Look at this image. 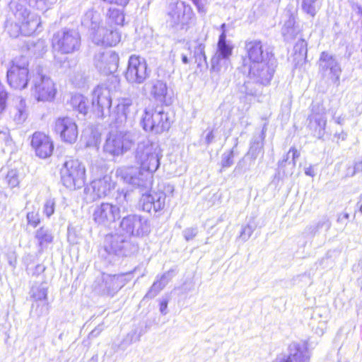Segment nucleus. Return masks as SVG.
<instances>
[{
  "instance_id": "f257e3e1",
  "label": "nucleus",
  "mask_w": 362,
  "mask_h": 362,
  "mask_svg": "<svg viewBox=\"0 0 362 362\" xmlns=\"http://www.w3.org/2000/svg\"><path fill=\"white\" fill-rule=\"evenodd\" d=\"M163 151L157 142L146 139L138 143L135 151V159L141 170L137 168L122 167L116 175L124 182L137 187H148L151 184L152 174L160 166Z\"/></svg>"
},
{
  "instance_id": "f03ea898",
  "label": "nucleus",
  "mask_w": 362,
  "mask_h": 362,
  "mask_svg": "<svg viewBox=\"0 0 362 362\" xmlns=\"http://www.w3.org/2000/svg\"><path fill=\"white\" fill-rule=\"evenodd\" d=\"M100 15L92 10L88 11L82 19V23L90 27L93 42L98 45L115 46L121 40V34L112 28L100 24Z\"/></svg>"
},
{
  "instance_id": "7ed1b4c3",
  "label": "nucleus",
  "mask_w": 362,
  "mask_h": 362,
  "mask_svg": "<svg viewBox=\"0 0 362 362\" xmlns=\"http://www.w3.org/2000/svg\"><path fill=\"white\" fill-rule=\"evenodd\" d=\"M226 24L221 25V33L217 43V49L211 59V71L222 73L230 66V57L233 46L230 40H226Z\"/></svg>"
},
{
  "instance_id": "20e7f679",
  "label": "nucleus",
  "mask_w": 362,
  "mask_h": 362,
  "mask_svg": "<svg viewBox=\"0 0 362 362\" xmlns=\"http://www.w3.org/2000/svg\"><path fill=\"white\" fill-rule=\"evenodd\" d=\"M134 135L127 131H111L103 146L105 153L119 156L129 151L134 144Z\"/></svg>"
},
{
  "instance_id": "39448f33",
  "label": "nucleus",
  "mask_w": 362,
  "mask_h": 362,
  "mask_svg": "<svg viewBox=\"0 0 362 362\" xmlns=\"http://www.w3.org/2000/svg\"><path fill=\"white\" fill-rule=\"evenodd\" d=\"M61 180L62 184L71 190L81 188L86 181L84 165L78 160H66L61 169Z\"/></svg>"
},
{
  "instance_id": "423d86ee",
  "label": "nucleus",
  "mask_w": 362,
  "mask_h": 362,
  "mask_svg": "<svg viewBox=\"0 0 362 362\" xmlns=\"http://www.w3.org/2000/svg\"><path fill=\"white\" fill-rule=\"evenodd\" d=\"M131 273L111 275L103 274L94 282L93 289L100 295L113 296L131 280Z\"/></svg>"
},
{
  "instance_id": "0eeeda50",
  "label": "nucleus",
  "mask_w": 362,
  "mask_h": 362,
  "mask_svg": "<svg viewBox=\"0 0 362 362\" xmlns=\"http://www.w3.org/2000/svg\"><path fill=\"white\" fill-rule=\"evenodd\" d=\"M26 81L33 83L32 90L37 100L50 101L54 99L56 94L54 84L49 77L42 74L40 68L35 74H28Z\"/></svg>"
},
{
  "instance_id": "6e6552de",
  "label": "nucleus",
  "mask_w": 362,
  "mask_h": 362,
  "mask_svg": "<svg viewBox=\"0 0 362 362\" xmlns=\"http://www.w3.org/2000/svg\"><path fill=\"white\" fill-rule=\"evenodd\" d=\"M141 124L146 132L161 134L170 127V121L166 112L162 109L148 107L145 109Z\"/></svg>"
},
{
  "instance_id": "1a4fd4ad",
  "label": "nucleus",
  "mask_w": 362,
  "mask_h": 362,
  "mask_svg": "<svg viewBox=\"0 0 362 362\" xmlns=\"http://www.w3.org/2000/svg\"><path fill=\"white\" fill-rule=\"evenodd\" d=\"M167 16L170 26L183 29L191 23L194 13L190 5L184 1H176L169 4Z\"/></svg>"
},
{
  "instance_id": "9d476101",
  "label": "nucleus",
  "mask_w": 362,
  "mask_h": 362,
  "mask_svg": "<svg viewBox=\"0 0 362 362\" xmlns=\"http://www.w3.org/2000/svg\"><path fill=\"white\" fill-rule=\"evenodd\" d=\"M52 46L55 51L62 54L73 53L81 46V36L76 30H62L54 35Z\"/></svg>"
},
{
  "instance_id": "9b49d317",
  "label": "nucleus",
  "mask_w": 362,
  "mask_h": 362,
  "mask_svg": "<svg viewBox=\"0 0 362 362\" xmlns=\"http://www.w3.org/2000/svg\"><path fill=\"white\" fill-rule=\"evenodd\" d=\"M104 248L110 255L129 256L137 251L138 246L129 241L127 236L115 233L105 236Z\"/></svg>"
},
{
  "instance_id": "f8f14e48",
  "label": "nucleus",
  "mask_w": 362,
  "mask_h": 362,
  "mask_svg": "<svg viewBox=\"0 0 362 362\" xmlns=\"http://www.w3.org/2000/svg\"><path fill=\"white\" fill-rule=\"evenodd\" d=\"M276 61L274 56H270L267 60L255 64H249L247 68L249 78L256 83L268 85L275 72Z\"/></svg>"
},
{
  "instance_id": "ddd939ff",
  "label": "nucleus",
  "mask_w": 362,
  "mask_h": 362,
  "mask_svg": "<svg viewBox=\"0 0 362 362\" xmlns=\"http://www.w3.org/2000/svg\"><path fill=\"white\" fill-rule=\"evenodd\" d=\"M120 228L129 236L143 237L150 233L151 225L145 217L133 214L122 219Z\"/></svg>"
},
{
  "instance_id": "4468645a",
  "label": "nucleus",
  "mask_w": 362,
  "mask_h": 362,
  "mask_svg": "<svg viewBox=\"0 0 362 362\" xmlns=\"http://www.w3.org/2000/svg\"><path fill=\"white\" fill-rule=\"evenodd\" d=\"M111 91L105 85L98 86L93 92L92 107L98 117L104 118L110 115Z\"/></svg>"
},
{
  "instance_id": "2eb2a0df",
  "label": "nucleus",
  "mask_w": 362,
  "mask_h": 362,
  "mask_svg": "<svg viewBox=\"0 0 362 362\" xmlns=\"http://www.w3.org/2000/svg\"><path fill=\"white\" fill-rule=\"evenodd\" d=\"M120 218V208L109 202H102L94 207L93 219L95 223L107 227Z\"/></svg>"
},
{
  "instance_id": "dca6fc26",
  "label": "nucleus",
  "mask_w": 362,
  "mask_h": 362,
  "mask_svg": "<svg viewBox=\"0 0 362 362\" xmlns=\"http://www.w3.org/2000/svg\"><path fill=\"white\" fill-rule=\"evenodd\" d=\"M318 64L319 73L322 78L334 83L339 81L341 70L339 64L332 54L322 52Z\"/></svg>"
},
{
  "instance_id": "f3484780",
  "label": "nucleus",
  "mask_w": 362,
  "mask_h": 362,
  "mask_svg": "<svg viewBox=\"0 0 362 362\" xmlns=\"http://www.w3.org/2000/svg\"><path fill=\"white\" fill-rule=\"evenodd\" d=\"M147 64L144 59L132 55L129 57L125 78L130 83L140 84L148 77Z\"/></svg>"
},
{
  "instance_id": "a211bd4d",
  "label": "nucleus",
  "mask_w": 362,
  "mask_h": 362,
  "mask_svg": "<svg viewBox=\"0 0 362 362\" xmlns=\"http://www.w3.org/2000/svg\"><path fill=\"white\" fill-rule=\"evenodd\" d=\"M93 65L104 74L115 72L119 65V56L112 50H103L97 52L93 58Z\"/></svg>"
},
{
  "instance_id": "6ab92c4d",
  "label": "nucleus",
  "mask_w": 362,
  "mask_h": 362,
  "mask_svg": "<svg viewBox=\"0 0 362 362\" xmlns=\"http://www.w3.org/2000/svg\"><path fill=\"white\" fill-rule=\"evenodd\" d=\"M308 121V127L313 135L318 139L322 138L327 124L326 110L322 104L317 103L313 105Z\"/></svg>"
},
{
  "instance_id": "aec40b11",
  "label": "nucleus",
  "mask_w": 362,
  "mask_h": 362,
  "mask_svg": "<svg viewBox=\"0 0 362 362\" xmlns=\"http://www.w3.org/2000/svg\"><path fill=\"white\" fill-rule=\"evenodd\" d=\"M54 131L64 142L68 144L75 143L78 138V131L76 122L69 117L57 118L54 122Z\"/></svg>"
},
{
  "instance_id": "412c9836",
  "label": "nucleus",
  "mask_w": 362,
  "mask_h": 362,
  "mask_svg": "<svg viewBox=\"0 0 362 362\" xmlns=\"http://www.w3.org/2000/svg\"><path fill=\"white\" fill-rule=\"evenodd\" d=\"M245 49L247 55L243 59V66L245 68L249 64L260 63L270 58V56H273L268 51H264L262 42L257 40L246 41Z\"/></svg>"
},
{
  "instance_id": "4be33fe9",
  "label": "nucleus",
  "mask_w": 362,
  "mask_h": 362,
  "mask_svg": "<svg viewBox=\"0 0 362 362\" xmlns=\"http://www.w3.org/2000/svg\"><path fill=\"white\" fill-rule=\"evenodd\" d=\"M115 187V183L113 182L112 177L106 175L103 177L93 180L89 186L85 188L84 191L86 194H90L91 199L93 201L105 197Z\"/></svg>"
},
{
  "instance_id": "5701e85b",
  "label": "nucleus",
  "mask_w": 362,
  "mask_h": 362,
  "mask_svg": "<svg viewBox=\"0 0 362 362\" xmlns=\"http://www.w3.org/2000/svg\"><path fill=\"white\" fill-rule=\"evenodd\" d=\"M30 144L37 156L41 158L49 157L53 152L54 145L49 136L42 132L33 134Z\"/></svg>"
},
{
  "instance_id": "b1692460",
  "label": "nucleus",
  "mask_w": 362,
  "mask_h": 362,
  "mask_svg": "<svg viewBox=\"0 0 362 362\" xmlns=\"http://www.w3.org/2000/svg\"><path fill=\"white\" fill-rule=\"evenodd\" d=\"M23 54L13 58L10 62L6 77L9 86L14 89H23Z\"/></svg>"
},
{
  "instance_id": "393cba45",
  "label": "nucleus",
  "mask_w": 362,
  "mask_h": 362,
  "mask_svg": "<svg viewBox=\"0 0 362 362\" xmlns=\"http://www.w3.org/2000/svg\"><path fill=\"white\" fill-rule=\"evenodd\" d=\"M166 195L163 192H151L142 194L140 204L142 209L146 212L153 210L155 212L163 209L165 205Z\"/></svg>"
},
{
  "instance_id": "a878e982",
  "label": "nucleus",
  "mask_w": 362,
  "mask_h": 362,
  "mask_svg": "<svg viewBox=\"0 0 362 362\" xmlns=\"http://www.w3.org/2000/svg\"><path fill=\"white\" fill-rule=\"evenodd\" d=\"M132 106V99L129 98L120 99L115 107V110L113 112H110L109 117L110 122H115L118 125L122 124L131 114Z\"/></svg>"
},
{
  "instance_id": "bb28decb",
  "label": "nucleus",
  "mask_w": 362,
  "mask_h": 362,
  "mask_svg": "<svg viewBox=\"0 0 362 362\" xmlns=\"http://www.w3.org/2000/svg\"><path fill=\"white\" fill-rule=\"evenodd\" d=\"M288 352L286 358L288 362L310 361V352L305 342H292L288 347Z\"/></svg>"
},
{
  "instance_id": "cd10ccee",
  "label": "nucleus",
  "mask_w": 362,
  "mask_h": 362,
  "mask_svg": "<svg viewBox=\"0 0 362 362\" xmlns=\"http://www.w3.org/2000/svg\"><path fill=\"white\" fill-rule=\"evenodd\" d=\"M172 276L170 272H167L160 277H157L148 291L144 296L145 298H153L156 297L168 284Z\"/></svg>"
},
{
  "instance_id": "c85d7f7f",
  "label": "nucleus",
  "mask_w": 362,
  "mask_h": 362,
  "mask_svg": "<svg viewBox=\"0 0 362 362\" xmlns=\"http://www.w3.org/2000/svg\"><path fill=\"white\" fill-rule=\"evenodd\" d=\"M150 94L156 101L168 104L167 101L168 87L163 81L160 80L153 81Z\"/></svg>"
},
{
  "instance_id": "c756f323",
  "label": "nucleus",
  "mask_w": 362,
  "mask_h": 362,
  "mask_svg": "<svg viewBox=\"0 0 362 362\" xmlns=\"http://www.w3.org/2000/svg\"><path fill=\"white\" fill-rule=\"evenodd\" d=\"M264 138L265 129L263 128L261 134L259 136L254 137L250 143L248 155L251 157L252 159L255 160L262 152L264 146Z\"/></svg>"
},
{
  "instance_id": "7c9ffc66",
  "label": "nucleus",
  "mask_w": 362,
  "mask_h": 362,
  "mask_svg": "<svg viewBox=\"0 0 362 362\" xmlns=\"http://www.w3.org/2000/svg\"><path fill=\"white\" fill-rule=\"evenodd\" d=\"M73 109L78 111L80 114L86 115L88 110V100L82 95L76 94L73 95L70 100Z\"/></svg>"
},
{
  "instance_id": "2f4dec72",
  "label": "nucleus",
  "mask_w": 362,
  "mask_h": 362,
  "mask_svg": "<svg viewBox=\"0 0 362 362\" xmlns=\"http://www.w3.org/2000/svg\"><path fill=\"white\" fill-rule=\"evenodd\" d=\"M31 296L36 301H40L42 303V309H44V310L42 311L40 314L47 313L48 310V305L45 302L47 296V288L43 285L33 286L31 288Z\"/></svg>"
},
{
  "instance_id": "473e14b6",
  "label": "nucleus",
  "mask_w": 362,
  "mask_h": 362,
  "mask_svg": "<svg viewBox=\"0 0 362 362\" xmlns=\"http://www.w3.org/2000/svg\"><path fill=\"white\" fill-rule=\"evenodd\" d=\"M27 18L26 21H24V35H30L37 30L40 21L37 14L30 12L28 13Z\"/></svg>"
},
{
  "instance_id": "72a5a7b5",
  "label": "nucleus",
  "mask_w": 362,
  "mask_h": 362,
  "mask_svg": "<svg viewBox=\"0 0 362 362\" xmlns=\"http://www.w3.org/2000/svg\"><path fill=\"white\" fill-rule=\"evenodd\" d=\"M321 4V0H302L301 8L303 12L314 17L320 10Z\"/></svg>"
},
{
  "instance_id": "f704fd0d",
  "label": "nucleus",
  "mask_w": 362,
  "mask_h": 362,
  "mask_svg": "<svg viewBox=\"0 0 362 362\" xmlns=\"http://www.w3.org/2000/svg\"><path fill=\"white\" fill-rule=\"evenodd\" d=\"M35 238L37 240L40 246L42 247L52 242L53 235L49 229L41 227L36 231Z\"/></svg>"
},
{
  "instance_id": "c9c22d12",
  "label": "nucleus",
  "mask_w": 362,
  "mask_h": 362,
  "mask_svg": "<svg viewBox=\"0 0 362 362\" xmlns=\"http://www.w3.org/2000/svg\"><path fill=\"white\" fill-rule=\"evenodd\" d=\"M108 19L111 23L122 25L124 21L123 11L117 8H110L107 13Z\"/></svg>"
},
{
  "instance_id": "e433bc0d",
  "label": "nucleus",
  "mask_w": 362,
  "mask_h": 362,
  "mask_svg": "<svg viewBox=\"0 0 362 362\" xmlns=\"http://www.w3.org/2000/svg\"><path fill=\"white\" fill-rule=\"evenodd\" d=\"M56 202L53 198H47L43 205V214L49 218L54 213L55 209Z\"/></svg>"
},
{
  "instance_id": "4c0bfd02",
  "label": "nucleus",
  "mask_w": 362,
  "mask_h": 362,
  "mask_svg": "<svg viewBox=\"0 0 362 362\" xmlns=\"http://www.w3.org/2000/svg\"><path fill=\"white\" fill-rule=\"evenodd\" d=\"M195 61L198 66H202V63L207 66L206 57L204 52V47L199 45L195 50Z\"/></svg>"
},
{
  "instance_id": "58836bf2",
  "label": "nucleus",
  "mask_w": 362,
  "mask_h": 362,
  "mask_svg": "<svg viewBox=\"0 0 362 362\" xmlns=\"http://www.w3.org/2000/svg\"><path fill=\"white\" fill-rule=\"evenodd\" d=\"M294 25H295V18L293 14H290L288 16V19L286 22H285L284 25L282 29V33L284 35H293L294 34Z\"/></svg>"
},
{
  "instance_id": "ea45409f",
  "label": "nucleus",
  "mask_w": 362,
  "mask_h": 362,
  "mask_svg": "<svg viewBox=\"0 0 362 362\" xmlns=\"http://www.w3.org/2000/svg\"><path fill=\"white\" fill-rule=\"evenodd\" d=\"M7 32L9 36L16 39L21 34V25L19 23H11L6 26Z\"/></svg>"
},
{
  "instance_id": "a19ab883",
  "label": "nucleus",
  "mask_w": 362,
  "mask_h": 362,
  "mask_svg": "<svg viewBox=\"0 0 362 362\" xmlns=\"http://www.w3.org/2000/svg\"><path fill=\"white\" fill-rule=\"evenodd\" d=\"M259 83L255 82L247 81L245 82L244 85L241 88V91L249 95H255L257 92V86H259Z\"/></svg>"
},
{
  "instance_id": "79ce46f5",
  "label": "nucleus",
  "mask_w": 362,
  "mask_h": 362,
  "mask_svg": "<svg viewBox=\"0 0 362 362\" xmlns=\"http://www.w3.org/2000/svg\"><path fill=\"white\" fill-rule=\"evenodd\" d=\"M28 225L33 228L37 227L40 223V218L38 211L28 212L27 214Z\"/></svg>"
},
{
  "instance_id": "37998d69",
  "label": "nucleus",
  "mask_w": 362,
  "mask_h": 362,
  "mask_svg": "<svg viewBox=\"0 0 362 362\" xmlns=\"http://www.w3.org/2000/svg\"><path fill=\"white\" fill-rule=\"evenodd\" d=\"M8 99V93L4 86L0 82V113L6 108Z\"/></svg>"
},
{
  "instance_id": "c03bdc74",
  "label": "nucleus",
  "mask_w": 362,
  "mask_h": 362,
  "mask_svg": "<svg viewBox=\"0 0 362 362\" xmlns=\"http://www.w3.org/2000/svg\"><path fill=\"white\" fill-rule=\"evenodd\" d=\"M233 151L231 150L222 156L221 164L223 168H229L233 164Z\"/></svg>"
},
{
  "instance_id": "a18cd8bd",
  "label": "nucleus",
  "mask_w": 362,
  "mask_h": 362,
  "mask_svg": "<svg viewBox=\"0 0 362 362\" xmlns=\"http://www.w3.org/2000/svg\"><path fill=\"white\" fill-rule=\"evenodd\" d=\"M196 6L197 11L204 15L206 13L208 0H191Z\"/></svg>"
},
{
  "instance_id": "49530a36",
  "label": "nucleus",
  "mask_w": 362,
  "mask_h": 362,
  "mask_svg": "<svg viewBox=\"0 0 362 362\" xmlns=\"http://www.w3.org/2000/svg\"><path fill=\"white\" fill-rule=\"evenodd\" d=\"M296 52H298L302 56H305L307 54V42L304 40H298L294 46Z\"/></svg>"
},
{
  "instance_id": "de8ad7c7",
  "label": "nucleus",
  "mask_w": 362,
  "mask_h": 362,
  "mask_svg": "<svg viewBox=\"0 0 362 362\" xmlns=\"http://www.w3.org/2000/svg\"><path fill=\"white\" fill-rule=\"evenodd\" d=\"M6 179L11 187H14L19 183L16 173L14 170L9 171L6 175Z\"/></svg>"
},
{
  "instance_id": "09e8293b",
  "label": "nucleus",
  "mask_w": 362,
  "mask_h": 362,
  "mask_svg": "<svg viewBox=\"0 0 362 362\" xmlns=\"http://www.w3.org/2000/svg\"><path fill=\"white\" fill-rule=\"evenodd\" d=\"M317 228L320 230L322 228H325L327 230L329 229L331 226V223L329 220V218L326 216L322 217L320 218L317 222L314 223Z\"/></svg>"
},
{
  "instance_id": "8fccbe9b",
  "label": "nucleus",
  "mask_w": 362,
  "mask_h": 362,
  "mask_svg": "<svg viewBox=\"0 0 362 362\" xmlns=\"http://www.w3.org/2000/svg\"><path fill=\"white\" fill-rule=\"evenodd\" d=\"M185 239L187 241L192 240L197 234V228H187L182 232Z\"/></svg>"
},
{
  "instance_id": "3c124183",
  "label": "nucleus",
  "mask_w": 362,
  "mask_h": 362,
  "mask_svg": "<svg viewBox=\"0 0 362 362\" xmlns=\"http://www.w3.org/2000/svg\"><path fill=\"white\" fill-rule=\"evenodd\" d=\"M7 262L8 264L12 267L15 268L17 264V255L15 251L9 250L6 254Z\"/></svg>"
},
{
  "instance_id": "603ef678",
  "label": "nucleus",
  "mask_w": 362,
  "mask_h": 362,
  "mask_svg": "<svg viewBox=\"0 0 362 362\" xmlns=\"http://www.w3.org/2000/svg\"><path fill=\"white\" fill-rule=\"evenodd\" d=\"M252 233H253L252 228L250 226L247 225L243 228L242 231L240 235V238L243 240L246 241L250 238Z\"/></svg>"
},
{
  "instance_id": "864d4df0",
  "label": "nucleus",
  "mask_w": 362,
  "mask_h": 362,
  "mask_svg": "<svg viewBox=\"0 0 362 362\" xmlns=\"http://www.w3.org/2000/svg\"><path fill=\"white\" fill-rule=\"evenodd\" d=\"M169 302V297H162L160 299V312L162 315H165L168 313V304Z\"/></svg>"
},
{
  "instance_id": "5fc2aeb1",
  "label": "nucleus",
  "mask_w": 362,
  "mask_h": 362,
  "mask_svg": "<svg viewBox=\"0 0 362 362\" xmlns=\"http://www.w3.org/2000/svg\"><path fill=\"white\" fill-rule=\"evenodd\" d=\"M289 153H290V154L292 153L291 163H292L293 168H295L296 165V161L298 159V158L300 157V153L295 147H291L289 149Z\"/></svg>"
},
{
  "instance_id": "6e6d98bb",
  "label": "nucleus",
  "mask_w": 362,
  "mask_h": 362,
  "mask_svg": "<svg viewBox=\"0 0 362 362\" xmlns=\"http://www.w3.org/2000/svg\"><path fill=\"white\" fill-rule=\"evenodd\" d=\"M28 4L31 7L37 8V9H42L44 0H28Z\"/></svg>"
},
{
  "instance_id": "4d7b16f0",
  "label": "nucleus",
  "mask_w": 362,
  "mask_h": 362,
  "mask_svg": "<svg viewBox=\"0 0 362 362\" xmlns=\"http://www.w3.org/2000/svg\"><path fill=\"white\" fill-rule=\"evenodd\" d=\"M319 232V230L317 228V227L315 226V224H313V225H310V226H308L306 228H305V233L308 234V235H315V234H317V233Z\"/></svg>"
},
{
  "instance_id": "13d9d810",
  "label": "nucleus",
  "mask_w": 362,
  "mask_h": 362,
  "mask_svg": "<svg viewBox=\"0 0 362 362\" xmlns=\"http://www.w3.org/2000/svg\"><path fill=\"white\" fill-rule=\"evenodd\" d=\"M290 153L289 151L285 155L282 160H279L278 162V166L279 168H283L286 166V163H287L288 160L289 159Z\"/></svg>"
},
{
  "instance_id": "bf43d9fd",
  "label": "nucleus",
  "mask_w": 362,
  "mask_h": 362,
  "mask_svg": "<svg viewBox=\"0 0 362 362\" xmlns=\"http://www.w3.org/2000/svg\"><path fill=\"white\" fill-rule=\"evenodd\" d=\"M305 174L306 175H308V176H310L312 177H315V170H314V167L310 165L308 168H305Z\"/></svg>"
},
{
  "instance_id": "052dcab7",
  "label": "nucleus",
  "mask_w": 362,
  "mask_h": 362,
  "mask_svg": "<svg viewBox=\"0 0 362 362\" xmlns=\"http://www.w3.org/2000/svg\"><path fill=\"white\" fill-rule=\"evenodd\" d=\"M349 215L348 213H346V212L342 213L338 216L337 221L344 223V221H347L349 219Z\"/></svg>"
},
{
  "instance_id": "680f3d73",
  "label": "nucleus",
  "mask_w": 362,
  "mask_h": 362,
  "mask_svg": "<svg viewBox=\"0 0 362 362\" xmlns=\"http://www.w3.org/2000/svg\"><path fill=\"white\" fill-rule=\"evenodd\" d=\"M347 134L344 131H341L340 133H335L334 137L337 139V140L344 141L346 139Z\"/></svg>"
},
{
  "instance_id": "e2e57ef3",
  "label": "nucleus",
  "mask_w": 362,
  "mask_h": 362,
  "mask_svg": "<svg viewBox=\"0 0 362 362\" xmlns=\"http://www.w3.org/2000/svg\"><path fill=\"white\" fill-rule=\"evenodd\" d=\"M360 172H362V160L355 163L354 171L353 174Z\"/></svg>"
},
{
  "instance_id": "0e129e2a",
  "label": "nucleus",
  "mask_w": 362,
  "mask_h": 362,
  "mask_svg": "<svg viewBox=\"0 0 362 362\" xmlns=\"http://www.w3.org/2000/svg\"><path fill=\"white\" fill-rule=\"evenodd\" d=\"M214 138V134H213V132L212 131H210L206 136V143L207 144H209L212 142L213 139Z\"/></svg>"
},
{
  "instance_id": "69168bd1",
  "label": "nucleus",
  "mask_w": 362,
  "mask_h": 362,
  "mask_svg": "<svg viewBox=\"0 0 362 362\" xmlns=\"http://www.w3.org/2000/svg\"><path fill=\"white\" fill-rule=\"evenodd\" d=\"M180 55H181V59H182V63L185 64H187L189 63V59H188L187 55L183 52H182L180 54Z\"/></svg>"
},
{
  "instance_id": "338daca9",
  "label": "nucleus",
  "mask_w": 362,
  "mask_h": 362,
  "mask_svg": "<svg viewBox=\"0 0 362 362\" xmlns=\"http://www.w3.org/2000/svg\"><path fill=\"white\" fill-rule=\"evenodd\" d=\"M274 362H288L286 358V356H279L274 361Z\"/></svg>"
},
{
  "instance_id": "774afa93",
  "label": "nucleus",
  "mask_w": 362,
  "mask_h": 362,
  "mask_svg": "<svg viewBox=\"0 0 362 362\" xmlns=\"http://www.w3.org/2000/svg\"><path fill=\"white\" fill-rule=\"evenodd\" d=\"M44 42L42 41H38L36 44L33 45V48H43Z\"/></svg>"
}]
</instances>
